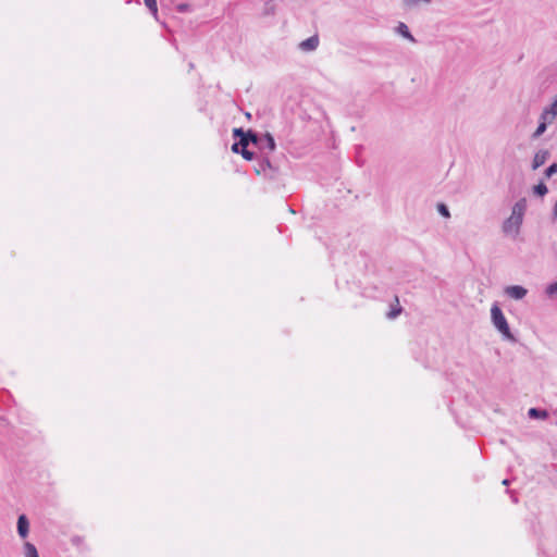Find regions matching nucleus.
I'll use <instances>...</instances> for the list:
<instances>
[{
    "label": "nucleus",
    "mask_w": 557,
    "mask_h": 557,
    "mask_svg": "<svg viewBox=\"0 0 557 557\" xmlns=\"http://www.w3.org/2000/svg\"><path fill=\"white\" fill-rule=\"evenodd\" d=\"M550 158V152L547 149H540L535 152L531 168L532 170H537L540 166L546 163V161Z\"/></svg>",
    "instance_id": "7"
},
{
    "label": "nucleus",
    "mask_w": 557,
    "mask_h": 557,
    "mask_svg": "<svg viewBox=\"0 0 557 557\" xmlns=\"http://www.w3.org/2000/svg\"><path fill=\"white\" fill-rule=\"evenodd\" d=\"M528 201L525 198L519 199L513 206L511 210V215L515 220L523 221L524 213L527 211Z\"/></svg>",
    "instance_id": "8"
},
{
    "label": "nucleus",
    "mask_w": 557,
    "mask_h": 557,
    "mask_svg": "<svg viewBox=\"0 0 557 557\" xmlns=\"http://www.w3.org/2000/svg\"><path fill=\"white\" fill-rule=\"evenodd\" d=\"M318 46H319V37L317 35H313V36L302 40L299 44V48L302 51H313L318 48Z\"/></svg>",
    "instance_id": "11"
},
{
    "label": "nucleus",
    "mask_w": 557,
    "mask_h": 557,
    "mask_svg": "<svg viewBox=\"0 0 557 557\" xmlns=\"http://www.w3.org/2000/svg\"><path fill=\"white\" fill-rule=\"evenodd\" d=\"M255 171L258 175L263 174L269 180H276L278 177V168L270 161L268 154H263L258 159Z\"/></svg>",
    "instance_id": "2"
},
{
    "label": "nucleus",
    "mask_w": 557,
    "mask_h": 557,
    "mask_svg": "<svg viewBox=\"0 0 557 557\" xmlns=\"http://www.w3.org/2000/svg\"><path fill=\"white\" fill-rule=\"evenodd\" d=\"M523 221H516L515 218L510 215L504 221L502 230L506 235H513V237H516L520 233V227Z\"/></svg>",
    "instance_id": "5"
},
{
    "label": "nucleus",
    "mask_w": 557,
    "mask_h": 557,
    "mask_svg": "<svg viewBox=\"0 0 557 557\" xmlns=\"http://www.w3.org/2000/svg\"><path fill=\"white\" fill-rule=\"evenodd\" d=\"M16 528H17V534L20 535L21 539H26L28 536L29 521H28V518L26 517V515L22 513L18 516Z\"/></svg>",
    "instance_id": "9"
},
{
    "label": "nucleus",
    "mask_w": 557,
    "mask_h": 557,
    "mask_svg": "<svg viewBox=\"0 0 557 557\" xmlns=\"http://www.w3.org/2000/svg\"><path fill=\"white\" fill-rule=\"evenodd\" d=\"M403 311V308L400 306L392 307V309L387 312L386 317L388 319H395L397 318Z\"/></svg>",
    "instance_id": "20"
},
{
    "label": "nucleus",
    "mask_w": 557,
    "mask_h": 557,
    "mask_svg": "<svg viewBox=\"0 0 557 557\" xmlns=\"http://www.w3.org/2000/svg\"><path fill=\"white\" fill-rule=\"evenodd\" d=\"M553 216H554V219H557V200H556V203L553 209Z\"/></svg>",
    "instance_id": "25"
},
{
    "label": "nucleus",
    "mask_w": 557,
    "mask_h": 557,
    "mask_svg": "<svg viewBox=\"0 0 557 557\" xmlns=\"http://www.w3.org/2000/svg\"><path fill=\"white\" fill-rule=\"evenodd\" d=\"M546 294L550 297L557 294V281L546 287Z\"/></svg>",
    "instance_id": "22"
},
{
    "label": "nucleus",
    "mask_w": 557,
    "mask_h": 557,
    "mask_svg": "<svg viewBox=\"0 0 557 557\" xmlns=\"http://www.w3.org/2000/svg\"><path fill=\"white\" fill-rule=\"evenodd\" d=\"M233 137L235 139L236 138L245 139L247 141L248 146L250 144L253 145L257 148L259 146H262L261 145V137H262V135L258 134L257 132H255L252 129L244 131L242 127L234 128L233 129Z\"/></svg>",
    "instance_id": "3"
},
{
    "label": "nucleus",
    "mask_w": 557,
    "mask_h": 557,
    "mask_svg": "<svg viewBox=\"0 0 557 557\" xmlns=\"http://www.w3.org/2000/svg\"><path fill=\"white\" fill-rule=\"evenodd\" d=\"M24 556L25 557H39L36 546L29 542H25L24 543Z\"/></svg>",
    "instance_id": "14"
},
{
    "label": "nucleus",
    "mask_w": 557,
    "mask_h": 557,
    "mask_svg": "<svg viewBox=\"0 0 557 557\" xmlns=\"http://www.w3.org/2000/svg\"><path fill=\"white\" fill-rule=\"evenodd\" d=\"M396 33L403 36L404 38L410 40L411 42H416V38L410 33L408 26L404 22H399L396 27Z\"/></svg>",
    "instance_id": "12"
},
{
    "label": "nucleus",
    "mask_w": 557,
    "mask_h": 557,
    "mask_svg": "<svg viewBox=\"0 0 557 557\" xmlns=\"http://www.w3.org/2000/svg\"><path fill=\"white\" fill-rule=\"evenodd\" d=\"M146 7L148 10L153 14V16L157 17L158 14V7H157V0H144Z\"/></svg>",
    "instance_id": "18"
},
{
    "label": "nucleus",
    "mask_w": 557,
    "mask_h": 557,
    "mask_svg": "<svg viewBox=\"0 0 557 557\" xmlns=\"http://www.w3.org/2000/svg\"><path fill=\"white\" fill-rule=\"evenodd\" d=\"M540 121L541 122H546V125L548 123H550L549 122V113L546 110H543V112L541 113Z\"/></svg>",
    "instance_id": "23"
},
{
    "label": "nucleus",
    "mask_w": 557,
    "mask_h": 557,
    "mask_svg": "<svg viewBox=\"0 0 557 557\" xmlns=\"http://www.w3.org/2000/svg\"><path fill=\"white\" fill-rule=\"evenodd\" d=\"M261 145L258 149L261 151L269 150L270 152H273L276 149L275 139L270 133H265L261 137Z\"/></svg>",
    "instance_id": "10"
},
{
    "label": "nucleus",
    "mask_w": 557,
    "mask_h": 557,
    "mask_svg": "<svg viewBox=\"0 0 557 557\" xmlns=\"http://www.w3.org/2000/svg\"><path fill=\"white\" fill-rule=\"evenodd\" d=\"M232 151L234 153L242 154V157L247 161L255 160L256 158V153L248 149V145L245 139L238 138V140L232 145Z\"/></svg>",
    "instance_id": "4"
},
{
    "label": "nucleus",
    "mask_w": 557,
    "mask_h": 557,
    "mask_svg": "<svg viewBox=\"0 0 557 557\" xmlns=\"http://www.w3.org/2000/svg\"><path fill=\"white\" fill-rule=\"evenodd\" d=\"M557 174V163H552L544 172L545 178H550Z\"/></svg>",
    "instance_id": "19"
},
{
    "label": "nucleus",
    "mask_w": 557,
    "mask_h": 557,
    "mask_svg": "<svg viewBox=\"0 0 557 557\" xmlns=\"http://www.w3.org/2000/svg\"><path fill=\"white\" fill-rule=\"evenodd\" d=\"M437 211L438 213L444 218H450V212L448 207L445 203H438L437 205Z\"/></svg>",
    "instance_id": "21"
},
{
    "label": "nucleus",
    "mask_w": 557,
    "mask_h": 557,
    "mask_svg": "<svg viewBox=\"0 0 557 557\" xmlns=\"http://www.w3.org/2000/svg\"><path fill=\"white\" fill-rule=\"evenodd\" d=\"M546 128H547L546 122H541V121H540V123H539V125H537V127H536L535 132H534V133L532 134V136H531V137H532V139H536V138H539L540 136H542V135L545 133Z\"/></svg>",
    "instance_id": "16"
},
{
    "label": "nucleus",
    "mask_w": 557,
    "mask_h": 557,
    "mask_svg": "<svg viewBox=\"0 0 557 557\" xmlns=\"http://www.w3.org/2000/svg\"><path fill=\"white\" fill-rule=\"evenodd\" d=\"M189 9H190V5L188 3H180L177 5L178 12H187V11H189Z\"/></svg>",
    "instance_id": "24"
},
{
    "label": "nucleus",
    "mask_w": 557,
    "mask_h": 557,
    "mask_svg": "<svg viewBox=\"0 0 557 557\" xmlns=\"http://www.w3.org/2000/svg\"><path fill=\"white\" fill-rule=\"evenodd\" d=\"M505 294L515 300H520L525 297L528 289L521 285H510L505 288Z\"/></svg>",
    "instance_id": "6"
},
{
    "label": "nucleus",
    "mask_w": 557,
    "mask_h": 557,
    "mask_svg": "<svg viewBox=\"0 0 557 557\" xmlns=\"http://www.w3.org/2000/svg\"><path fill=\"white\" fill-rule=\"evenodd\" d=\"M544 110H546L549 113V122H553V120L557 115V97L555 98V100L550 104V107L549 108H545Z\"/></svg>",
    "instance_id": "17"
},
{
    "label": "nucleus",
    "mask_w": 557,
    "mask_h": 557,
    "mask_svg": "<svg viewBox=\"0 0 557 557\" xmlns=\"http://www.w3.org/2000/svg\"><path fill=\"white\" fill-rule=\"evenodd\" d=\"M503 484L504 485H508L509 484V480L508 479L503 480Z\"/></svg>",
    "instance_id": "26"
},
{
    "label": "nucleus",
    "mask_w": 557,
    "mask_h": 557,
    "mask_svg": "<svg viewBox=\"0 0 557 557\" xmlns=\"http://www.w3.org/2000/svg\"><path fill=\"white\" fill-rule=\"evenodd\" d=\"M246 117L250 119L251 114L250 113H246Z\"/></svg>",
    "instance_id": "27"
},
{
    "label": "nucleus",
    "mask_w": 557,
    "mask_h": 557,
    "mask_svg": "<svg viewBox=\"0 0 557 557\" xmlns=\"http://www.w3.org/2000/svg\"><path fill=\"white\" fill-rule=\"evenodd\" d=\"M528 416L531 419H546L548 417V413L546 410L540 408H530L528 411Z\"/></svg>",
    "instance_id": "13"
},
{
    "label": "nucleus",
    "mask_w": 557,
    "mask_h": 557,
    "mask_svg": "<svg viewBox=\"0 0 557 557\" xmlns=\"http://www.w3.org/2000/svg\"><path fill=\"white\" fill-rule=\"evenodd\" d=\"M548 193L547 186L541 181L539 184L533 186V194L539 197H544Z\"/></svg>",
    "instance_id": "15"
},
{
    "label": "nucleus",
    "mask_w": 557,
    "mask_h": 557,
    "mask_svg": "<svg viewBox=\"0 0 557 557\" xmlns=\"http://www.w3.org/2000/svg\"><path fill=\"white\" fill-rule=\"evenodd\" d=\"M491 320L494 327L502 334L503 338L511 343H517L516 336L511 333L506 317L498 304H493L491 308Z\"/></svg>",
    "instance_id": "1"
}]
</instances>
